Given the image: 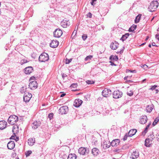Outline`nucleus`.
Returning a JSON list of instances; mask_svg holds the SVG:
<instances>
[{
	"mask_svg": "<svg viewBox=\"0 0 159 159\" xmlns=\"http://www.w3.org/2000/svg\"><path fill=\"white\" fill-rule=\"evenodd\" d=\"M158 3L157 1H154L152 2L149 5L148 9L149 11L152 12L154 11L158 6Z\"/></svg>",
	"mask_w": 159,
	"mask_h": 159,
	"instance_id": "nucleus-1",
	"label": "nucleus"
},
{
	"mask_svg": "<svg viewBox=\"0 0 159 159\" xmlns=\"http://www.w3.org/2000/svg\"><path fill=\"white\" fill-rule=\"evenodd\" d=\"M49 59L48 54L45 52L41 54L39 57V61L40 62H45Z\"/></svg>",
	"mask_w": 159,
	"mask_h": 159,
	"instance_id": "nucleus-2",
	"label": "nucleus"
},
{
	"mask_svg": "<svg viewBox=\"0 0 159 159\" xmlns=\"http://www.w3.org/2000/svg\"><path fill=\"white\" fill-rule=\"evenodd\" d=\"M18 117L15 115L10 116L8 119V122L10 124L14 125L18 120Z\"/></svg>",
	"mask_w": 159,
	"mask_h": 159,
	"instance_id": "nucleus-3",
	"label": "nucleus"
},
{
	"mask_svg": "<svg viewBox=\"0 0 159 159\" xmlns=\"http://www.w3.org/2000/svg\"><path fill=\"white\" fill-rule=\"evenodd\" d=\"M68 111V108L67 106H64L61 107L59 110V112L61 114H66Z\"/></svg>",
	"mask_w": 159,
	"mask_h": 159,
	"instance_id": "nucleus-4",
	"label": "nucleus"
},
{
	"mask_svg": "<svg viewBox=\"0 0 159 159\" xmlns=\"http://www.w3.org/2000/svg\"><path fill=\"white\" fill-rule=\"evenodd\" d=\"M32 97V94L29 92H26L25 93L23 97L24 101L27 102L29 101Z\"/></svg>",
	"mask_w": 159,
	"mask_h": 159,
	"instance_id": "nucleus-5",
	"label": "nucleus"
},
{
	"mask_svg": "<svg viewBox=\"0 0 159 159\" xmlns=\"http://www.w3.org/2000/svg\"><path fill=\"white\" fill-rule=\"evenodd\" d=\"M150 139H146L145 141V145L147 147H149L150 145L152 144V141L154 138V135H151Z\"/></svg>",
	"mask_w": 159,
	"mask_h": 159,
	"instance_id": "nucleus-6",
	"label": "nucleus"
},
{
	"mask_svg": "<svg viewBox=\"0 0 159 159\" xmlns=\"http://www.w3.org/2000/svg\"><path fill=\"white\" fill-rule=\"evenodd\" d=\"M111 94V91L109 89L105 88L102 92V95L105 97L109 96Z\"/></svg>",
	"mask_w": 159,
	"mask_h": 159,
	"instance_id": "nucleus-7",
	"label": "nucleus"
},
{
	"mask_svg": "<svg viewBox=\"0 0 159 159\" xmlns=\"http://www.w3.org/2000/svg\"><path fill=\"white\" fill-rule=\"evenodd\" d=\"M122 93L118 90L115 91L113 93V98L117 99L122 97Z\"/></svg>",
	"mask_w": 159,
	"mask_h": 159,
	"instance_id": "nucleus-8",
	"label": "nucleus"
},
{
	"mask_svg": "<svg viewBox=\"0 0 159 159\" xmlns=\"http://www.w3.org/2000/svg\"><path fill=\"white\" fill-rule=\"evenodd\" d=\"M61 25L63 28L67 27L68 26H69L70 25L69 21L67 19L65 18L61 21Z\"/></svg>",
	"mask_w": 159,
	"mask_h": 159,
	"instance_id": "nucleus-9",
	"label": "nucleus"
},
{
	"mask_svg": "<svg viewBox=\"0 0 159 159\" xmlns=\"http://www.w3.org/2000/svg\"><path fill=\"white\" fill-rule=\"evenodd\" d=\"M29 86L32 90H34L37 88V83L36 81L34 80L30 82Z\"/></svg>",
	"mask_w": 159,
	"mask_h": 159,
	"instance_id": "nucleus-10",
	"label": "nucleus"
},
{
	"mask_svg": "<svg viewBox=\"0 0 159 159\" xmlns=\"http://www.w3.org/2000/svg\"><path fill=\"white\" fill-rule=\"evenodd\" d=\"M79 152L80 154L84 155L88 153L89 152V150L87 148H81L79 149Z\"/></svg>",
	"mask_w": 159,
	"mask_h": 159,
	"instance_id": "nucleus-11",
	"label": "nucleus"
},
{
	"mask_svg": "<svg viewBox=\"0 0 159 159\" xmlns=\"http://www.w3.org/2000/svg\"><path fill=\"white\" fill-rule=\"evenodd\" d=\"M111 145L109 141H104L102 143V146L105 149L110 147Z\"/></svg>",
	"mask_w": 159,
	"mask_h": 159,
	"instance_id": "nucleus-12",
	"label": "nucleus"
},
{
	"mask_svg": "<svg viewBox=\"0 0 159 159\" xmlns=\"http://www.w3.org/2000/svg\"><path fill=\"white\" fill-rule=\"evenodd\" d=\"M148 120V118L146 116L144 115L141 116L139 119V122L141 124H145Z\"/></svg>",
	"mask_w": 159,
	"mask_h": 159,
	"instance_id": "nucleus-13",
	"label": "nucleus"
},
{
	"mask_svg": "<svg viewBox=\"0 0 159 159\" xmlns=\"http://www.w3.org/2000/svg\"><path fill=\"white\" fill-rule=\"evenodd\" d=\"M59 43L58 41L53 40L52 41V42L50 43V47L55 48L57 47Z\"/></svg>",
	"mask_w": 159,
	"mask_h": 159,
	"instance_id": "nucleus-14",
	"label": "nucleus"
},
{
	"mask_svg": "<svg viewBox=\"0 0 159 159\" xmlns=\"http://www.w3.org/2000/svg\"><path fill=\"white\" fill-rule=\"evenodd\" d=\"M139 156V152L137 151H135L133 152L131 154L130 158L132 159L137 158Z\"/></svg>",
	"mask_w": 159,
	"mask_h": 159,
	"instance_id": "nucleus-15",
	"label": "nucleus"
},
{
	"mask_svg": "<svg viewBox=\"0 0 159 159\" xmlns=\"http://www.w3.org/2000/svg\"><path fill=\"white\" fill-rule=\"evenodd\" d=\"M33 68L31 66L26 67L24 70V73L26 74H30L33 70Z\"/></svg>",
	"mask_w": 159,
	"mask_h": 159,
	"instance_id": "nucleus-16",
	"label": "nucleus"
},
{
	"mask_svg": "<svg viewBox=\"0 0 159 159\" xmlns=\"http://www.w3.org/2000/svg\"><path fill=\"white\" fill-rule=\"evenodd\" d=\"M82 102V100L80 99H76L75 100L73 105L76 107H78L81 105Z\"/></svg>",
	"mask_w": 159,
	"mask_h": 159,
	"instance_id": "nucleus-17",
	"label": "nucleus"
},
{
	"mask_svg": "<svg viewBox=\"0 0 159 159\" xmlns=\"http://www.w3.org/2000/svg\"><path fill=\"white\" fill-rule=\"evenodd\" d=\"M15 146V143L13 141H10L7 144V147L9 149L11 150L13 149Z\"/></svg>",
	"mask_w": 159,
	"mask_h": 159,
	"instance_id": "nucleus-18",
	"label": "nucleus"
},
{
	"mask_svg": "<svg viewBox=\"0 0 159 159\" xmlns=\"http://www.w3.org/2000/svg\"><path fill=\"white\" fill-rule=\"evenodd\" d=\"M62 34V30H55L53 32L54 36L57 38L60 37Z\"/></svg>",
	"mask_w": 159,
	"mask_h": 159,
	"instance_id": "nucleus-19",
	"label": "nucleus"
},
{
	"mask_svg": "<svg viewBox=\"0 0 159 159\" xmlns=\"http://www.w3.org/2000/svg\"><path fill=\"white\" fill-rule=\"evenodd\" d=\"M120 142L119 139H115L112 140L110 144L112 147H116L119 144Z\"/></svg>",
	"mask_w": 159,
	"mask_h": 159,
	"instance_id": "nucleus-20",
	"label": "nucleus"
},
{
	"mask_svg": "<svg viewBox=\"0 0 159 159\" xmlns=\"http://www.w3.org/2000/svg\"><path fill=\"white\" fill-rule=\"evenodd\" d=\"M7 122L5 120H2L0 121V129H5L7 125Z\"/></svg>",
	"mask_w": 159,
	"mask_h": 159,
	"instance_id": "nucleus-21",
	"label": "nucleus"
},
{
	"mask_svg": "<svg viewBox=\"0 0 159 159\" xmlns=\"http://www.w3.org/2000/svg\"><path fill=\"white\" fill-rule=\"evenodd\" d=\"M118 43L115 41L114 43H112L110 45V48L112 49L115 50L116 49L118 46Z\"/></svg>",
	"mask_w": 159,
	"mask_h": 159,
	"instance_id": "nucleus-22",
	"label": "nucleus"
},
{
	"mask_svg": "<svg viewBox=\"0 0 159 159\" xmlns=\"http://www.w3.org/2000/svg\"><path fill=\"white\" fill-rule=\"evenodd\" d=\"M137 131V130L135 129L130 130L128 133V136L130 137L132 136L135 134Z\"/></svg>",
	"mask_w": 159,
	"mask_h": 159,
	"instance_id": "nucleus-23",
	"label": "nucleus"
},
{
	"mask_svg": "<svg viewBox=\"0 0 159 159\" xmlns=\"http://www.w3.org/2000/svg\"><path fill=\"white\" fill-rule=\"evenodd\" d=\"M40 123L39 122H37V121L34 122L33 123L32 125V127L33 129H36L38 127L40 126Z\"/></svg>",
	"mask_w": 159,
	"mask_h": 159,
	"instance_id": "nucleus-24",
	"label": "nucleus"
},
{
	"mask_svg": "<svg viewBox=\"0 0 159 159\" xmlns=\"http://www.w3.org/2000/svg\"><path fill=\"white\" fill-rule=\"evenodd\" d=\"M99 150L97 148H93L92 151V154L94 156H97L99 152Z\"/></svg>",
	"mask_w": 159,
	"mask_h": 159,
	"instance_id": "nucleus-25",
	"label": "nucleus"
},
{
	"mask_svg": "<svg viewBox=\"0 0 159 159\" xmlns=\"http://www.w3.org/2000/svg\"><path fill=\"white\" fill-rule=\"evenodd\" d=\"M35 139H29L28 140V144L29 145L31 146L33 145L35 143Z\"/></svg>",
	"mask_w": 159,
	"mask_h": 159,
	"instance_id": "nucleus-26",
	"label": "nucleus"
},
{
	"mask_svg": "<svg viewBox=\"0 0 159 159\" xmlns=\"http://www.w3.org/2000/svg\"><path fill=\"white\" fill-rule=\"evenodd\" d=\"M77 156L75 154L70 153L68 156L67 159H76Z\"/></svg>",
	"mask_w": 159,
	"mask_h": 159,
	"instance_id": "nucleus-27",
	"label": "nucleus"
},
{
	"mask_svg": "<svg viewBox=\"0 0 159 159\" xmlns=\"http://www.w3.org/2000/svg\"><path fill=\"white\" fill-rule=\"evenodd\" d=\"M129 33H126L125 34L123 35L120 39V40H122V41H124L129 36Z\"/></svg>",
	"mask_w": 159,
	"mask_h": 159,
	"instance_id": "nucleus-28",
	"label": "nucleus"
},
{
	"mask_svg": "<svg viewBox=\"0 0 159 159\" xmlns=\"http://www.w3.org/2000/svg\"><path fill=\"white\" fill-rule=\"evenodd\" d=\"M141 16V15L139 14L136 17L134 20L135 23H137L139 22Z\"/></svg>",
	"mask_w": 159,
	"mask_h": 159,
	"instance_id": "nucleus-29",
	"label": "nucleus"
},
{
	"mask_svg": "<svg viewBox=\"0 0 159 159\" xmlns=\"http://www.w3.org/2000/svg\"><path fill=\"white\" fill-rule=\"evenodd\" d=\"M153 106H148L146 108V110L147 112H151L153 109Z\"/></svg>",
	"mask_w": 159,
	"mask_h": 159,
	"instance_id": "nucleus-30",
	"label": "nucleus"
},
{
	"mask_svg": "<svg viewBox=\"0 0 159 159\" xmlns=\"http://www.w3.org/2000/svg\"><path fill=\"white\" fill-rule=\"evenodd\" d=\"M110 59L111 60H113V61H117L118 59V58L117 56L111 55L110 57Z\"/></svg>",
	"mask_w": 159,
	"mask_h": 159,
	"instance_id": "nucleus-31",
	"label": "nucleus"
},
{
	"mask_svg": "<svg viewBox=\"0 0 159 159\" xmlns=\"http://www.w3.org/2000/svg\"><path fill=\"white\" fill-rule=\"evenodd\" d=\"M93 56L92 55H89L87 56L85 58V60L86 61L90 60L93 58Z\"/></svg>",
	"mask_w": 159,
	"mask_h": 159,
	"instance_id": "nucleus-32",
	"label": "nucleus"
},
{
	"mask_svg": "<svg viewBox=\"0 0 159 159\" xmlns=\"http://www.w3.org/2000/svg\"><path fill=\"white\" fill-rule=\"evenodd\" d=\"M86 83L88 84H94L95 83V81L93 80H87L86 81Z\"/></svg>",
	"mask_w": 159,
	"mask_h": 159,
	"instance_id": "nucleus-33",
	"label": "nucleus"
},
{
	"mask_svg": "<svg viewBox=\"0 0 159 159\" xmlns=\"http://www.w3.org/2000/svg\"><path fill=\"white\" fill-rule=\"evenodd\" d=\"M137 27V25H133L128 30H134Z\"/></svg>",
	"mask_w": 159,
	"mask_h": 159,
	"instance_id": "nucleus-34",
	"label": "nucleus"
},
{
	"mask_svg": "<svg viewBox=\"0 0 159 159\" xmlns=\"http://www.w3.org/2000/svg\"><path fill=\"white\" fill-rule=\"evenodd\" d=\"M28 62V61H27V60H26L25 59H23L21 60L20 63L21 65H23L24 63H27Z\"/></svg>",
	"mask_w": 159,
	"mask_h": 159,
	"instance_id": "nucleus-35",
	"label": "nucleus"
},
{
	"mask_svg": "<svg viewBox=\"0 0 159 159\" xmlns=\"http://www.w3.org/2000/svg\"><path fill=\"white\" fill-rule=\"evenodd\" d=\"M77 30H74L71 36V38H72L73 39L74 38L76 35L77 33Z\"/></svg>",
	"mask_w": 159,
	"mask_h": 159,
	"instance_id": "nucleus-36",
	"label": "nucleus"
},
{
	"mask_svg": "<svg viewBox=\"0 0 159 159\" xmlns=\"http://www.w3.org/2000/svg\"><path fill=\"white\" fill-rule=\"evenodd\" d=\"M148 129L146 127L144 130L142 132V135L143 136L145 135L148 132Z\"/></svg>",
	"mask_w": 159,
	"mask_h": 159,
	"instance_id": "nucleus-37",
	"label": "nucleus"
},
{
	"mask_svg": "<svg viewBox=\"0 0 159 159\" xmlns=\"http://www.w3.org/2000/svg\"><path fill=\"white\" fill-rule=\"evenodd\" d=\"M127 94L129 96H131L133 94V92L131 90L129 91H128L127 92Z\"/></svg>",
	"mask_w": 159,
	"mask_h": 159,
	"instance_id": "nucleus-38",
	"label": "nucleus"
},
{
	"mask_svg": "<svg viewBox=\"0 0 159 159\" xmlns=\"http://www.w3.org/2000/svg\"><path fill=\"white\" fill-rule=\"evenodd\" d=\"M32 153V152L31 151H27L25 153V155L26 157H27L30 155Z\"/></svg>",
	"mask_w": 159,
	"mask_h": 159,
	"instance_id": "nucleus-39",
	"label": "nucleus"
},
{
	"mask_svg": "<svg viewBox=\"0 0 159 159\" xmlns=\"http://www.w3.org/2000/svg\"><path fill=\"white\" fill-rule=\"evenodd\" d=\"M72 59H66V60L65 63L66 64H69L72 61Z\"/></svg>",
	"mask_w": 159,
	"mask_h": 159,
	"instance_id": "nucleus-40",
	"label": "nucleus"
},
{
	"mask_svg": "<svg viewBox=\"0 0 159 159\" xmlns=\"http://www.w3.org/2000/svg\"><path fill=\"white\" fill-rule=\"evenodd\" d=\"M157 87V85H154L153 86H152L151 88L149 89L151 90H153L156 89V88Z\"/></svg>",
	"mask_w": 159,
	"mask_h": 159,
	"instance_id": "nucleus-41",
	"label": "nucleus"
},
{
	"mask_svg": "<svg viewBox=\"0 0 159 159\" xmlns=\"http://www.w3.org/2000/svg\"><path fill=\"white\" fill-rule=\"evenodd\" d=\"M53 116V113H50L49 114L48 116V117L49 118L50 120L52 119Z\"/></svg>",
	"mask_w": 159,
	"mask_h": 159,
	"instance_id": "nucleus-42",
	"label": "nucleus"
},
{
	"mask_svg": "<svg viewBox=\"0 0 159 159\" xmlns=\"http://www.w3.org/2000/svg\"><path fill=\"white\" fill-rule=\"evenodd\" d=\"M87 35L86 34H84L82 36V38L84 40H85L87 39Z\"/></svg>",
	"mask_w": 159,
	"mask_h": 159,
	"instance_id": "nucleus-43",
	"label": "nucleus"
},
{
	"mask_svg": "<svg viewBox=\"0 0 159 159\" xmlns=\"http://www.w3.org/2000/svg\"><path fill=\"white\" fill-rule=\"evenodd\" d=\"M25 91V90L24 89V87H22L20 89V92L21 93H24Z\"/></svg>",
	"mask_w": 159,
	"mask_h": 159,
	"instance_id": "nucleus-44",
	"label": "nucleus"
},
{
	"mask_svg": "<svg viewBox=\"0 0 159 159\" xmlns=\"http://www.w3.org/2000/svg\"><path fill=\"white\" fill-rule=\"evenodd\" d=\"M127 137H128V135L127 134H126L123 138V140L124 141L126 140L127 139Z\"/></svg>",
	"mask_w": 159,
	"mask_h": 159,
	"instance_id": "nucleus-45",
	"label": "nucleus"
},
{
	"mask_svg": "<svg viewBox=\"0 0 159 159\" xmlns=\"http://www.w3.org/2000/svg\"><path fill=\"white\" fill-rule=\"evenodd\" d=\"M77 86V84H71V87H73V88H75Z\"/></svg>",
	"mask_w": 159,
	"mask_h": 159,
	"instance_id": "nucleus-46",
	"label": "nucleus"
},
{
	"mask_svg": "<svg viewBox=\"0 0 159 159\" xmlns=\"http://www.w3.org/2000/svg\"><path fill=\"white\" fill-rule=\"evenodd\" d=\"M142 67L144 69H147L148 68V66L147 65L144 64L143 65Z\"/></svg>",
	"mask_w": 159,
	"mask_h": 159,
	"instance_id": "nucleus-47",
	"label": "nucleus"
},
{
	"mask_svg": "<svg viewBox=\"0 0 159 159\" xmlns=\"http://www.w3.org/2000/svg\"><path fill=\"white\" fill-rule=\"evenodd\" d=\"M124 47H123V49L122 50H121L120 51H118L117 52V53L119 54V53H120V54H121L123 52V50H124Z\"/></svg>",
	"mask_w": 159,
	"mask_h": 159,
	"instance_id": "nucleus-48",
	"label": "nucleus"
},
{
	"mask_svg": "<svg viewBox=\"0 0 159 159\" xmlns=\"http://www.w3.org/2000/svg\"><path fill=\"white\" fill-rule=\"evenodd\" d=\"M92 16V14L90 12H89L87 14L88 17H89V18H91Z\"/></svg>",
	"mask_w": 159,
	"mask_h": 159,
	"instance_id": "nucleus-49",
	"label": "nucleus"
},
{
	"mask_svg": "<svg viewBox=\"0 0 159 159\" xmlns=\"http://www.w3.org/2000/svg\"><path fill=\"white\" fill-rule=\"evenodd\" d=\"M155 37L156 39H158L159 41V34H157L156 35Z\"/></svg>",
	"mask_w": 159,
	"mask_h": 159,
	"instance_id": "nucleus-50",
	"label": "nucleus"
},
{
	"mask_svg": "<svg viewBox=\"0 0 159 159\" xmlns=\"http://www.w3.org/2000/svg\"><path fill=\"white\" fill-rule=\"evenodd\" d=\"M115 152H121V149H117L115 150Z\"/></svg>",
	"mask_w": 159,
	"mask_h": 159,
	"instance_id": "nucleus-51",
	"label": "nucleus"
},
{
	"mask_svg": "<svg viewBox=\"0 0 159 159\" xmlns=\"http://www.w3.org/2000/svg\"><path fill=\"white\" fill-rule=\"evenodd\" d=\"M128 71H130L131 72H132V73H136V71L135 70H127Z\"/></svg>",
	"mask_w": 159,
	"mask_h": 159,
	"instance_id": "nucleus-52",
	"label": "nucleus"
},
{
	"mask_svg": "<svg viewBox=\"0 0 159 159\" xmlns=\"http://www.w3.org/2000/svg\"><path fill=\"white\" fill-rule=\"evenodd\" d=\"M156 136L157 140L159 141V132L157 134Z\"/></svg>",
	"mask_w": 159,
	"mask_h": 159,
	"instance_id": "nucleus-53",
	"label": "nucleus"
},
{
	"mask_svg": "<svg viewBox=\"0 0 159 159\" xmlns=\"http://www.w3.org/2000/svg\"><path fill=\"white\" fill-rule=\"evenodd\" d=\"M110 62L111 63V66H116V65L115 64L114 62H112L111 61H110Z\"/></svg>",
	"mask_w": 159,
	"mask_h": 159,
	"instance_id": "nucleus-54",
	"label": "nucleus"
},
{
	"mask_svg": "<svg viewBox=\"0 0 159 159\" xmlns=\"http://www.w3.org/2000/svg\"><path fill=\"white\" fill-rule=\"evenodd\" d=\"M66 94L65 93H62L61 95H60V97H64L65 95Z\"/></svg>",
	"mask_w": 159,
	"mask_h": 159,
	"instance_id": "nucleus-55",
	"label": "nucleus"
},
{
	"mask_svg": "<svg viewBox=\"0 0 159 159\" xmlns=\"http://www.w3.org/2000/svg\"><path fill=\"white\" fill-rule=\"evenodd\" d=\"M152 46H156V47H157V45L156 44H155V43H154V42H153V43H152Z\"/></svg>",
	"mask_w": 159,
	"mask_h": 159,
	"instance_id": "nucleus-56",
	"label": "nucleus"
},
{
	"mask_svg": "<svg viewBox=\"0 0 159 159\" xmlns=\"http://www.w3.org/2000/svg\"><path fill=\"white\" fill-rule=\"evenodd\" d=\"M15 129V127H13V128H12V132H13V133L14 134H15V133H14V130Z\"/></svg>",
	"mask_w": 159,
	"mask_h": 159,
	"instance_id": "nucleus-57",
	"label": "nucleus"
},
{
	"mask_svg": "<svg viewBox=\"0 0 159 159\" xmlns=\"http://www.w3.org/2000/svg\"><path fill=\"white\" fill-rule=\"evenodd\" d=\"M150 125V124H148V125L146 127V128L148 129V128L149 127Z\"/></svg>",
	"mask_w": 159,
	"mask_h": 159,
	"instance_id": "nucleus-58",
	"label": "nucleus"
},
{
	"mask_svg": "<svg viewBox=\"0 0 159 159\" xmlns=\"http://www.w3.org/2000/svg\"><path fill=\"white\" fill-rule=\"evenodd\" d=\"M34 55V53L32 54V57L34 59H35V56H33V55Z\"/></svg>",
	"mask_w": 159,
	"mask_h": 159,
	"instance_id": "nucleus-59",
	"label": "nucleus"
},
{
	"mask_svg": "<svg viewBox=\"0 0 159 159\" xmlns=\"http://www.w3.org/2000/svg\"><path fill=\"white\" fill-rule=\"evenodd\" d=\"M91 3L92 5H94L95 4L94 3V2L93 1H92V2H91Z\"/></svg>",
	"mask_w": 159,
	"mask_h": 159,
	"instance_id": "nucleus-60",
	"label": "nucleus"
},
{
	"mask_svg": "<svg viewBox=\"0 0 159 159\" xmlns=\"http://www.w3.org/2000/svg\"><path fill=\"white\" fill-rule=\"evenodd\" d=\"M15 139L16 141H17L19 140V138L18 137H16V139Z\"/></svg>",
	"mask_w": 159,
	"mask_h": 159,
	"instance_id": "nucleus-61",
	"label": "nucleus"
},
{
	"mask_svg": "<svg viewBox=\"0 0 159 159\" xmlns=\"http://www.w3.org/2000/svg\"><path fill=\"white\" fill-rule=\"evenodd\" d=\"M14 138H15L14 136H12L11 137V139H14Z\"/></svg>",
	"mask_w": 159,
	"mask_h": 159,
	"instance_id": "nucleus-62",
	"label": "nucleus"
},
{
	"mask_svg": "<svg viewBox=\"0 0 159 159\" xmlns=\"http://www.w3.org/2000/svg\"><path fill=\"white\" fill-rule=\"evenodd\" d=\"M149 38V37L148 36H147L146 37V38L145 39V40H147Z\"/></svg>",
	"mask_w": 159,
	"mask_h": 159,
	"instance_id": "nucleus-63",
	"label": "nucleus"
},
{
	"mask_svg": "<svg viewBox=\"0 0 159 159\" xmlns=\"http://www.w3.org/2000/svg\"><path fill=\"white\" fill-rule=\"evenodd\" d=\"M129 31V32H134V33L135 32V31H134V30H128Z\"/></svg>",
	"mask_w": 159,
	"mask_h": 159,
	"instance_id": "nucleus-64",
	"label": "nucleus"
}]
</instances>
